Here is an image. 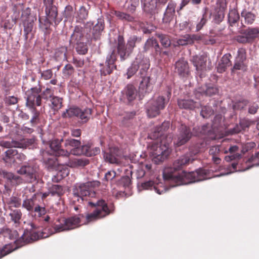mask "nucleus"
I'll list each match as a JSON object with an SVG mask.
<instances>
[{"label": "nucleus", "mask_w": 259, "mask_h": 259, "mask_svg": "<svg viewBox=\"0 0 259 259\" xmlns=\"http://www.w3.org/2000/svg\"><path fill=\"white\" fill-rule=\"evenodd\" d=\"M100 184L99 181H95L76 184L73 188V198L74 201L77 200L82 203L85 200L88 201L89 205L97 207L95 210L87 215L88 222L105 217L112 211L111 207L107 205L105 201L101 199L93 201L90 199L96 197V191Z\"/></svg>", "instance_id": "nucleus-1"}, {"label": "nucleus", "mask_w": 259, "mask_h": 259, "mask_svg": "<svg viewBox=\"0 0 259 259\" xmlns=\"http://www.w3.org/2000/svg\"><path fill=\"white\" fill-rule=\"evenodd\" d=\"M163 177L164 181L169 182L171 187L199 182L208 178L205 169H199L190 172L183 171L180 174L173 172L171 168L164 169Z\"/></svg>", "instance_id": "nucleus-2"}, {"label": "nucleus", "mask_w": 259, "mask_h": 259, "mask_svg": "<svg viewBox=\"0 0 259 259\" xmlns=\"http://www.w3.org/2000/svg\"><path fill=\"white\" fill-rule=\"evenodd\" d=\"M41 89L39 87L31 88L25 92L26 106L33 114L30 123L32 126L36 124L39 121V112L36 110L35 107L39 106L41 104V97L39 94Z\"/></svg>", "instance_id": "nucleus-3"}, {"label": "nucleus", "mask_w": 259, "mask_h": 259, "mask_svg": "<svg viewBox=\"0 0 259 259\" xmlns=\"http://www.w3.org/2000/svg\"><path fill=\"white\" fill-rule=\"evenodd\" d=\"M153 141L148 145L147 149L149 155L155 164H159L163 162L168 156L170 153V149L167 142L165 140L160 139Z\"/></svg>", "instance_id": "nucleus-4"}, {"label": "nucleus", "mask_w": 259, "mask_h": 259, "mask_svg": "<svg viewBox=\"0 0 259 259\" xmlns=\"http://www.w3.org/2000/svg\"><path fill=\"white\" fill-rule=\"evenodd\" d=\"M79 223L80 218L76 216L67 219L63 218L60 220L59 224H55L52 228L45 229L41 233V237L47 238L56 233L75 229L80 225Z\"/></svg>", "instance_id": "nucleus-5"}, {"label": "nucleus", "mask_w": 259, "mask_h": 259, "mask_svg": "<svg viewBox=\"0 0 259 259\" xmlns=\"http://www.w3.org/2000/svg\"><path fill=\"white\" fill-rule=\"evenodd\" d=\"M62 141V139L60 140L54 139L48 142L42 140L45 149L41 150V153L44 161L47 160V158L46 157V156L48 155L55 156H62L63 157H68L70 155L69 152L61 148V144Z\"/></svg>", "instance_id": "nucleus-6"}, {"label": "nucleus", "mask_w": 259, "mask_h": 259, "mask_svg": "<svg viewBox=\"0 0 259 259\" xmlns=\"http://www.w3.org/2000/svg\"><path fill=\"white\" fill-rule=\"evenodd\" d=\"M150 67L149 60L142 54H138L131 66L128 69V78L133 75L138 70L141 75H144Z\"/></svg>", "instance_id": "nucleus-7"}, {"label": "nucleus", "mask_w": 259, "mask_h": 259, "mask_svg": "<svg viewBox=\"0 0 259 259\" xmlns=\"http://www.w3.org/2000/svg\"><path fill=\"white\" fill-rule=\"evenodd\" d=\"M167 102L163 96H158L150 100L146 105L147 113L149 117H154L159 115Z\"/></svg>", "instance_id": "nucleus-8"}, {"label": "nucleus", "mask_w": 259, "mask_h": 259, "mask_svg": "<svg viewBox=\"0 0 259 259\" xmlns=\"http://www.w3.org/2000/svg\"><path fill=\"white\" fill-rule=\"evenodd\" d=\"M204 143H200V144H197L195 145L191 146L190 148V155L192 157V155H195L201 151V149L204 147ZM194 160L193 157H190V156L185 155L180 157L177 160L175 161L174 163L173 168L175 170H177L183 166L189 164L190 162H192Z\"/></svg>", "instance_id": "nucleus-9"}, {"label": "nucleus", "mask_w": 259, "mask_h": 259, "mask_svg": "<svg viewBox=\"0 0 259 259\" xmlns=\"http://www.w3.org/2000/svg\"><path fill=\"white\" fill-rule=\"evenodd\" d=\"M91 108H85L83 110L77 107H72L66 109L62 113L63 118L76 117L81 120L82 122H87L91 117L92 114Z\"/></svg>", "instance_id": "nucleus-10"}, {"label": "nucleus", "mask_w": 259, "mask_h": 259, "mask_svg": "<svg viewBox=\"0 0 259 259\" xmlns=\"http://www.w3.org/2000/svg\"><path fill=\"white\" fill-rule=\"evenodd\" d=\"M190 129L185 125H181L179 128V133L175 139L174 144L176 147H180L186 144L191 138Z\"/></svg>", "instance_id": "nucleus-11"}, {"label": "nucleus", "mask_w": 259, "mask_h": 259, "mask_svg": "<svg viewBox=\"0 0 259 259\" xmlns=\"http://www.w3.org/2000/svg\"><path fill=\"white\" fill-rule=\"evenodd\" d=\"M206 61L207 58L205 55H196L193 56L191 59V61L195 67L197 74L199 75L201 78L204 76L206 71Z\"/></svg>", "instance_id": "nucleus-12"}, {"label": "nucleus", "mask_w": 259, "mask_h": 259, "mask_svg": "<svg viewBox=\"0 0 259 259\" xmlns=\"http://www.w3.org/2000/svg\"><path fill=\"white\" fill-rule=\"evenodd\" d=\"M17 172L22 175H24L25 181L28 183H31L36 180L37 167L30 165H24L22 166Z\"/></svg>", "instance_id": "nucleus-13"}, {"label": "nucleus", "mask_w": 259, "mask_h": 259, "mask_svg": "<svg viewBox=\"0 0 259 259\" xmlns=\"http://www.w3.org/2000/svg\"><path fill=\"white\" fill-rule=\"evenodd\" d=\"M259 37V30L256 28H248L244 30L242 35L237 37V41L241 43L252 42L256 38Z\"/></svg>", "instance_id": "nucleus-14"}, {"label": "nucleus", "mask_w": 259, "mask_h": 259, "mask_svg": "<svg viewBox=\"0 0 259 259\" xmlns=\"http://www.w3.org/2000/svg\"><path fill=\"white\" fill-rule=\"evenodd\" d=\"M170 122L168 121H164L161 125L159 127H157L153 133L149 135L151 139H163L166 138L165 132L169 128Z\"/></svg>", "instance_id": "nucleus-15"}, {"label": "nucleus", "mask_w": 259, "mask_h": 259, "mask_svg": "<svg viewBox=\"0 0 259 259\" xmlns=\"http://www.w3.org/2000/svg\"><path fill=\"white\" fill-rule=\"evenodd\" d=\"M121 156L120 151L116 148H111L108 152L104 154L105 160L110 163L119 164Z\"/></svg>", "instance_id": "nucleus-16"}, {"label": "nucleus", "mask_w": 259, "mask_h": 259, "mask_svg": "<svg viewBox=\"0 0 259 259\" xmlns=\"http://www.w3.org/2000/svg\"><path fill=\"white\" fill-rule=\"evenodd\" d=\"M100 152V149L99 147H93L91 144H87L82 145L78 151L74 154H82L87 156H93L98 154Z\"/></svg>", "instance_id": "nucleus-17"}, {"label": "nucleus", "mask_w": 259, "mask_h": 259, "mask_svg": "<svg viewBox=\"0 0 259 259\" xmlns=\"http://www.w3.org/2000/svg\"><path fill=\"white\" fill-rule=\"evenodd\" d=\"M85 31V29H83L82 27L79 26H76L75 27L74 31L71 36L70 42L72 44H75L77 42L84 41L85 40V36H84V33ZM87 41H89V38L87 36H85Z\"/></svg>", "instance_id": "nucleus-18"}, {"label": "nucleus", "mask_w": 259, "mask_h": 259, "mask_svg": "<svg viewBox=\"0 0 259 259\" xmlns=\"http://www.w3.org/2000/svg\"><path fill=\"white\" fill-rule=\"evenodd\" d=\"M116 60V54L114 51H111L107 56L105 62L106 69L103 70V74L106 75L110 74L116 68L114 62Z\"/></svg>", "instance_id": "nucleus-19"}, {"label": "nucleus", "mask_w": 259, "mask_h": 259, "mask_svg": "<svg viewBox=\"0 0 259 259\" xmlns=\"http://www.w3.org/2000/svg\"><path fill=\"white\" fill-rule=\"evenodd\" d=\"M153 88V83L151 81L149 76L142 77V80L139 85V92L141 94L150 93L152 91Z\"/></svg>", "instance_id": "nucleus-20"}, {"label": "nucleus", "mask_w": 259, "mask_h": 259, "mask_svg": "<svg viewBox=\"0 0 259 259\" xmlns=\"http://www.w3.org/2000/svg\"><path fill=\"white\" fill-rule=\"evenodd\" d=\"M176 4L172 2H169L166 7L162 19L165 23H169L174 18Z\"/></svg>", "instance_id": "nucleus-21"}, {"label": "nucleus", "mask_w": 259, "mask_h": 259, "mask_svg": "<svg viewBox=\"0 0 259 259\" xmlns=\"http://www.w3.org/2000/svg\"><path fill=\"white\" fill-rule=\"evenodd\" d=\"M176 69L178 74L182 77L186 76L189 73L188 62L184 59H180L176 63Z\"/></svg>", "instance_id": "nucleus-22"}, {"label": "nucleus", "mask_w": 259, "mask_h": 259, "mask_svg": "<svg viewBox=\"0 0 259 259\" xmlns=\"http://www.w3.org/2000/svg\"><path fill=\"white\" fill-rule=\"evenodd\" d=\"M227 8L226 3L223 1L218 4L215 9L214 20L216 23H219L222 21L225 16V11Z\"/></svg>", "instance_id": "nucleus-23"}, {"label": "nucleus", "mask_w": 259, "mask_h": 259, "mask_svg": "<svg viewBox=\"0 0 259 259\" xmlns=\"http://www.w3.org/2000/svg\"><path fill=\"white\" fill-rule=\"evenodd\" d=\"M118 53L120 55L122 60H124L131 53L128 52L127 47H125L123 37L122 36H118Z\"/></svg>", "instance_id": "nucleus-24"}, {"label": "nucleus", "mask_w": 259, "mask_h": 259, "mask_svg": "<svg viewBox=\"0 0 259 259\" xmlns=\"http://www.w3.org/2000/svg\"><path fill=\"white\" fill-rule=\"evenodd\" d=\"M178 104L179 107L182 109L193 110L196 108H199L200 104L199 102H194L190 99L178 100Z\"/></svg>", "instance_id": "nucleus-25"}, {"label": "nucleus", "mask_w": 259, "mask_h": 259, "mask_svg": "<svg viewBox=\"0 0 259 259\" xmlns=\"http://www.w3.org/2000/svg\"><path fill=\"white\" fill-rule=\"evenodd\" d=\"M197 39L198 36L196 35L186 34L181 36L177 40V46L191 45Z\"/></svg>", "instance_id": "nucleus-26"}, {"label": "nucleus", "mask_w": 259, "mask_h": 259, "mask_svg": "<svg viewBox=\"0 0 259 259\" xmlns=\"http://www.w3.org/2000/svg\"><path fill=\"white\" fill-rule=\"evenodd\" d=\"M17 154V150L10 148L5 152V156L4 157L3 160L8 165H11L15 162Z\"/></svg>", "instance_id": "nucleus-27"}, {"label": "nucleus", "mask_w": 259, "mask_h": 259, "mask_svg": "<svg viewBox=\"0 0 259 259\" xmlns=\"http://www.w3.org/2000/svg\"><path fill=\"white\" fill-rule=\"evenodd\" d=\"M230 57V54H225L223 56L217 67L218 72L223 73L231 65Z\"/></svg>", "instance_id": "nucleus-28"}, {"label": "nucleus", "mask_w": 259, "mask_h": 259, "mask_svg": "<svg viewBox=\"0 0 259 259\" xmlns=\"http://www.w3.org/2000/svg\"><path fill=\"white\" fill-rule=\"evenodd\" d=\"M142 186L145 189H151L153 188L155 192L158 194H161L167 190V188L165 186L159 185L154 186V183L150 181L144 183L142 184Z\"/></svg>", "instance_id": "nucleus-29"}, {"label": "nucleus", "mask_w": 259, "mask_h": 259, "mask_svg": "<svg viewBox=\"0 0 259 259\" xmlns=\"http://www.w3.org/2000/svg\"><path fill=\"white\" fill-rule=\"evenodd\" d=\"M104 21L102 19H98L97 23L94 26L92 30L93 37L95 39H98L104 29Z\"/></svg>", "instance_id": "nucleus-30"}, {"label": "nucleus", "mask_w": 259, "mask_h": 259, "mask_svg": "<svg viewBox=\"0 0 259 259\" xmlns=\"http://www.w3.org/2000/svg\"><path fill=\"white\" fill-rule=\"evenodd\" d=\"M124 93L129 102L134 100L137 96V91L132 84H128L124 89Z\"/></svg>", "instance_id": "nucleus-31"}, {"label": "nucleus", "mask_w": 259, "mask_h": 259, "mask_svg": "<svg viewBox=\"0 0 259 259\" xmlns=\"http://www.w3.org/2000/svg\"><path fill=\"white\" fill-rule=\"evenodd\" d=\"M143 10L148 13H151L156 8L155 0H142Z\"/></svg>", "instance_id": "nucleus-32"}, {"label": "nucleus", "mask_w": 259, "mask_h": 259, "mask_svg": "<svg viewBox=\"0 0 259 259\" xmlns=\"http://www.w3.org/2000/svg\"><path fill=\"white\" fill-rule=\"evenodd\" d=\"M196 92L197 93H199L201 95H206L210 96L217 94L218 92V89L215 87L212 86L207 87L205 85L198 89Z\"/></svg>", "instance_id": "nucleus-33"}, {"label": "nucleus", "mask_w": 259, "mask_h": 259, "mask_svg": "<svg viewBox=\"0 0 259 259\" xmlns=\"http://www.w3.org/2000/svg\"><path fill=\"white\" fill-rule=\"evenodd\" d=\"M221 152V149L219 146H211L209 150V153L212 156L213 161L218 164L219 163L221 159L218 157Z\"/></svg>", "instance_id": "nucleus-34"}, {"label": "nucleus", "mask_w": 259, "mask_h": 259, "mask_svg": "<svg viewBox=\"0 0 259 259\" xmlns=\"http://www.w3.org/2000/svg\"><path fill=\"white\" fill-rule=\"evenodd\" d=\"M65 193L64 188L59 185H53L49 189V193L52 196H57L60 197Z\"/></svg>", "instance_id": "nucleus-35"}, {"label": "nucleus", "mask_w": 259, "mask_h": 259, "mask_svg": "<svg viewBox=\"0 0 259 259\" xmlns=\"http://www.w3.org/2000/svg\"><path fill=\"white\" fill-rule=\"evenodd\" d=\"M46 13L48 17V19L50 21L56 22V19L57 16V8L54 6L47 7L46 8Z\"/></svg>", "instance_id": "nucleus-36"}, {"label": "nucleus", "mask_w": 259, "mask_h": 259, "mask_svg": "<svg viewBox=\"0 0 259 259\" xmlns=\"http://www.w3.org/2000/svg\"><path fill=\"white\" fill-rule=\"evenodd\" d=\"M1 234L5 238H8L11 240H14L17 236V232L12 231L7 228H3L0 232Z\"/></svg>", "instance_id": "nucleus-37"}, {"label": "nucleus", "mask_w": 259, "mask_h": 259, "mask_svg": "<svg viewBox=\"0 0 259 259\" xmlns=\"http://www.w3.org/2000/svg\"><path fill=\"white\" fill-rule=\"evenodd\" d=\"M38 234L34 231H31L29 233H24L21 236L22 239L25 242H29L31 241H34L39 238Z\"/></svg>", "instance_id": "nucleus-38"}, {"label": "nucleus", "mask_w": 259, "mask_h": 259, "mask_svg": "<svg viewBox=\"0 0 259 259\" xmlns=\"http://www.w3.org/2000/svg\"><path fill=\"white\" fill-rule=\"evenodd\" d=\"M51 102V107L54 111H58L62 106V99L58 97L53 96Z\"/></svg>", "instance_id": "nucleus-39"}, {"label": "nucleus", "mask_w": 259, "mask_h": 259, "mask_svg": "<svg viewBox=\"0 0 259 259\" xmlns=\"http://www.w3.org/2000/svg\"><path fill=\"white\" fill-rule=\"evenodd\" d=\"M239 19V15L235 9L230 11L228 14V21L231 25H233Z\"/></svg>", "instance_id": "nucleus-40"}, {"label": "nucleus", "mask_w": 259, "mask_h": 259, "mask_svg": "<svg viewBox=\"0 0 259 259\" xmlns=\"http://www.w3.org/2000/svg\"><path fill=\"white\" fill-rule=\"evenodd\" d=\"M17 248L12 244L5 245L2 249H0V258L15 250Z\"/></svg>", "instance_id": "nucleus-41"}, {"label": "nucleus", "mask_w": 259, "mask_h": 259, "mask_svg": "<svg viewBox=\"0 0 259 259\" xmlns=\"http://www.w3.org/2000/svg\"><path fill=\"white\" fill-rule=\"evenodd\" d=\"M238 150V147L237 146H233L229 148V151L231 154L230 156H226L225 159L227 161H231L236 158H239L240 155L238 153L234 154Z\"/></svg>", "instance_id": "nucleus-42"}, {"label": "nucleus", "mask_w": 259, "mask_h": 259, "mask_svg": "<svg viewBox=\"0 0 259 259\" xmlns=\"http://www.w3.org/2000/svg\"><path fill=\"white\" fill-rule=\"evenodd\" d=\"M241 16L244 18L245 22L247 24H252L255 18V15L253 13L245 10L241 12Z\"/></svg>", "instance_id": "nucleus-43"}, {"label": "nucleus", "mask_w": 259, "mask_h": 259, "mask_svg": "<svg viewBox=\"0 0 259 259\" xmlns=\"http://www.w3.org/2000/svg\"><path fill=\"white\" fill-rule=\"evenodd\" d=\"M7 203L10 207L17 208L21 206V199L15 196H12L8 200Z\"/></svg>", "instance_id": "nucleus-44"}, {"label": "nucleus", "mask_w": 259, "mask_h": 259, "mask_svg": "<svg viewBox=\"0 0 259 259\" xmlns=\"http://www.w3.org/2000/svg\"><path fill=\"white\" fill-rule=\"evenodd\" d=\"M81 142L79 140L74 139L68 138L65 141L64 145L66 147H70L76 148L78 151L79 148L78 147L80 145Z\"/></svg>", "instance_id": "nucleus-45"}, {"label": "nucleus", "mask_w": 259, "mask_h": 259, "mask_svg": "<svg viewBox=\"0 0 259 259\" xmlns=\"http://www.w3.org/2000/svg\"><path fill=\"white\" fill-rule=\"evenodd\" d=\"M141 38L138 37L136 35L131 36L127 41V47L128 49V52L132 53L134 48L135 46V44L137 42H140Z\"/></svg>", "instance_id": "nucleus-46"}, {"label": "nucleus", "mask_w": 259, "mask_h": 259, "mask_svg": "<svg viewBox=\"0 0 259 259\" xmlns=\"http://www.w3.org/2000/svg\"><path fill=\"white\" fill-rule=\"evenodd\" d=\"M248 162L252 164L251 166H247L243 169H238V171H244L248 169L250 167L252 166H258L259 165V152L255 153L251 158L248 159Z\"/></svg>", "instance_id": "nucleus-47"}, {"label": "nucleus", "mask_w": 259, "mask_h": 259, "mask_svg": "<svg viewBox=\"0 0 259 259\" xmlns=\"http://www.w3.org/2000/svg\"><path fill=\"white\" fill-rule=\"evenodd\" d=\"M0 146L9 149L13 147L15 148H21L22 147V144L15 141H12L11 142L2 141L0 142Z\"/></svg>", "instance_id": "nucleus-48"}, {"label": "nucleus", "mask_w": 259, "mask_h": 259, "mask_svg": "<svg viewBox=\"0 0 259 259\" xmlns=\"http://www.w3.org/2000/svg\"><path fill=\"white\" fill-rule=\"evenodd\" d=\"M66 48L62 47L57 50L55 53V57L57 61H62L66 60Z\"/></svg>", "instance_id": "nucleus-49"}, {"label": "nucleus", "mask_w": 259, "mask_h": 259, "mask_svg": "<svg viewBox=\"0 0 259 259\" xmlns=\"http://www.w3.org/2000/svg\"><path fill=\"white\" fill-rule=\"evenodd\" d=\"M84 41H81L80 42H77L76 44V50L77 52L81 55H84L88 52V48L87 45L83 42Z\"/></svg>", "instance_id": "nucleus-50"}, {"label": "nucleus", "mask_w": 259, "mask_h": 259, "mask_svg": "<svg viewBox=\"0 0 259 259\" xmlns=\"http://www.w3.org/2000/svg\"><path fill=\"white\" fill-rule=\"evenodd\" d=\"M157 36L164 47L167 48L170 46V40L168 36L164 34H157Z\"/></svg>", "instance_id": "nucleus-51"}, {"label": "nucleus", "mask_w": 259, "mask_h": 259, "mask_svg": "<svg viewBox=\"0 0 259 259\" xmlns=\"http://www.w3.org/2000/svg\"><path fill=\"white\" fill-rule=\"evenodd\" d=\"M139 0H129L127 2L126 9L131 13H134L139 6Z\"/></svg>", "instance_id": "nucleus-52"}, {"label": "nucleus", "mask_w": 259, "mask_h": 259, "mask_svg": "<svg viewBox=\"0 0 259 259\" xmlns=\"http://www.w3.org/2000/svg\"><path fill=\"white\" fill-rule=\"evenodd\" d=\"M88 16V11L87 9L81 6L80 7L79 10L77 12L76 17L80 20L86 19Z\"/></svg>", "instance_id": "nucleus-53"}, {"label": "nucleus", "mask_w": 259, "mask_h": 259, "mask_svg": "<svg viewBox=\"0 0 259 259\" xmlns=\"http://www.w3.org/2000/svg\"><path fill=\"white\" fill-rule=\"evenodd\" d=\"M207 9H205V11L202 15V17L201 18L200 21L196 25V31H198L200 30L202 27L205 25L207 22V14H206Z\"/></svg>", "instance_id": "nucleus-54"}, {"label": "nucleus", "mask_w": 259, "mask_h": 259, "mask_svg": "<svg viewBox=\"0 0 259 259\" xmlns=\"http://www.w3.org/2000/svg\"><path fill=\"white\" fill-rule=\"evenodd\" d=\"M115 15L119 19L122 20L132 22L134 20V18L132 16L123 12H116Z\"/></svg>", "instance_id": "nucleus-55"}, {"label": "nucleus", "mask_w": 259, "mask_h": 259, "mask_svg": "<svg viewBox=\"0 0 259 259\" xmlns=\"http://www.w3.org/2000/svg\"><path fill=\"white\" fill-rule=\"evenodd\" d=\"M10 215L11 220L14 221L15 223H18L21 218L22 213L20 210L15 209L10 213Z\"/></svg>", "instance_id": "nucleus-56"}, {"label": "nucleus", "mask_w": 259, "mask_h": 259, "mask_svg": "<svg viewBox=\"0 0 259 259\" xmlns=\"http://www.w3.org/2000/svg\"><path fill=\"white\" fill-rule=\"evenodd\" d=\"M74 69L71 64L66 65L62 71L64 77L67 78L71 76L74 72Z\"/></svg>", "instance_id": "nucleus-57"}, {"label": "nucleus", "mask_w": 259, "mask_h": 259, "mask_svg": "<svg viewBox=\"0 0 259 259\" xmlns=\"http://www.w3.org/2000/svg\"><path fill=\"white\" fill-rule=\"evenodd\" d=\"M34 205L33 198H29L23 201L22 207L26 208L28 211H31L33 209Z\"/></svg>", "instance_id": "nucleus-58"}, {"label": "nucleus", "mask_w": 259, "mask_h": 259, "mask_svg": "<svg viewBox=\"0 0 259 259\" xmlns=\"http://www.w3.org/2000/svg\"><path fill=\"white\" fill-rule=\"evenodd\" d=\"M247 69V65L245 64L244 61H235L234 65L232 71L235 70H240L243 71H246Z\"/></svg>", "instance_id": "nucleus-59"}, {"label": "nucleus", "mask_w": 259, "mask_h": 259, "mask_svg": "<svg viewBox=\"0 0 259 259\" xmlns=\"http://www.w3.org/2000/svg\"><path fill=\"white\" fill-rule=\"evenodd\" d=\"M213 113L212 108L210 107L204 106L202 108L201 115L203 118H207Z\"/></svg>", "instance_id": "nucleus-60"}, {"label": "nucleus", "mask_w": 259, "mask_h": 259, "mask_svg": "<svg viewBox=\"0 0 259 259\" xmlns=\"http://www.w3.org/2000/svg\"><path fill=\"white\" fill-rule=\"evenodd\" d=\"M235 60L237 61L245 62L246 60V52L244 49L242 48L238 49Z\"/></svg>", "instance_id": "nucleus-61"}, {"label": "nucleus", "mask_w": 259, "mask_h": 259, "mask_svg": "<svg viewBox=\"0 0 259 259\" xmlns=\"http://www.w3.org/2000/svg\"><path fill=\"white\" fill-rule=\"evenodd\" d=\"M213 132L211 126L209 124L203 125L201 127L200 133L202 135H207L210 136Z\"/></svg>", "instance_id": "nucleus-62"}, {"label": "nucleus", "mask_w": 259, "mask_h": 259, "mask_svg": "<svg viewBox=\"0 0 259 259\" xmlns=\"http://www.w3.org/2000/svg\"><path fill=\"white\" fill-rule=\"evenodd\" d=\"M156 43V39L153 38H150L147 40L144 47V51L147 52L154 47V44Z\"/></svg>", "instance_id": "nucleus-63"}, {"label": "nucleus", "mask_w": 259, "mask_h": 259, "mask_svg": "<svg viewBox=\"0 0 259 259\" xmlns=\"http://www.w3.org/2000/svg\"><path fill=\"white\" fill-rule=\"evenodd\" d=\"M240 127H237V129H234V133H237L241 131V130H244L248 127L250 124V121L248 120H242L240 122Z\"/></svg>", "instance_id": "nucleus-64"}]
</instances>
